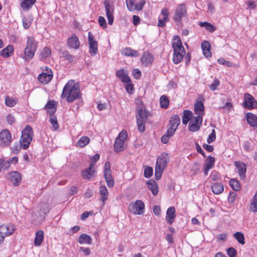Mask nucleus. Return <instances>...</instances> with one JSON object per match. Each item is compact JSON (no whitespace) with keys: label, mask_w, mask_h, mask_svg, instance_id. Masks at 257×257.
Wrapping results in <instances>:
<instances>
[{"label":"nucleus","mask_w":257,"mask_h":257,"mask_svg":"<svg viewBox=\"0 0 257 257\" xmlns=\"http://www.w3.org/2000/svg\"><path fill=\"white\" fill-rule=\"evenodd\" d=\"M39 206L40 211V214L42 213L44 216L48 213L50 210V205L48 203L41 202Z\"/></svg>","instance_id":"nucleus-38"},{"label":"nucleus","mask_w":257,"mask_h":257,"mask_svg":"<svg viewBox=\"0 0 257 257\" xmlns=\"http://www.w3.org/2000/svg\"><path fill=\"white\" fill-rule=\"evenodd\" d=\"M149 189L152 191L154 195L158 193V186L157 183L154 180H150L147 182Z\"/></svg>","instance_id":"nucleus-29"},{"label":"nucleus","mask_w":257,"mask_h":257,"mask_svg":"<svg viewBox=\"0 0 257 257\" xmlns=\"http://www.w3.org/2000/svg\"><path fill=\"white\" fill-rule=\"evenodd\" d=\"M203 120V117L200 115L194 116L192 114L190 121V123H200L201 124Z\"/></svg>","instance_id":"nucleus-45"},{"label":"nucleus","mask_w":257,"mask_h":257,"mask_svg":"<svg viewBox=\"0 0 257 257\" xmlns=\"http://www.w3.org/2000/svg\"><path fill=\"white\" fill-rule=\"evenodd\" d=\"M62 98H66L69 103H72L81 97L79 85L74 80H69L65 85L61 95Z\"/></svg>","instance_id":"nucleus-1"},{"label":"nucleus","mask_w":257,"mask_h":257,"mask_svg":"<svg viewBox=\"0 0 257 257\" xmlns=\"http://www.w3.org/2000/svg\"><path fill=\"white\" fill-rule=\"evenodd\" d=\"M94 166V163L91 162L90 164L89 167L85 170L82 172V176L85 179H89L93 176L94 170H92Z\"/></svg>","instance_id":"nucleus-22"},{"label":"nucleus","mask_w":257,"mask_h":257,"mask_svg":"<svg viewBox=\"0 0 257 257\" xmlns=\"http://www.w3.org/2000/svg\"><path fill=\"white\" fill-rule=\"evenodd\" d=\"M116 76L123 83L131 82V79L124 69H121L117 71L116 72Z\"/></svg>","instance_id":"nucleus-20"},{"label":"nucleus","mask_w":257,"mask_h":257,"mask_svg":"<svg viewBox=\"0 0 257 257\" xmlns=\"http://www.w3.org/2000/svg\"><path fill=\"white\" fill-rule=\"evenodd\" d=\"M211 189L215 194H219L224 190L223 186L221 183H214L211 186Z\"/></svg>","instance_id":"nucleus-34"},{"label":"nucleus","mask_w":257,"mask_h":257,"mask_svg":"<svg viewBox=\"0 0 257 257\" xmlns=\"http://www.w3.org/2000/svg\"><path fill=\"white\" fill-rule=\"evenodd\" d=\"M215 159L213 157L209 156L205 166L209 169H212L214 166Z\"/></svg>","instance_id":"nucleus-50"},{"label":"nucleus","mask_w":257,"mask_h":257,"mask_svg":"<svg viewBox=\"0 0 257 257\" xmlns=\"http://www.w3.org/2000/svg\"><path fill=\"white\" fill-rule=\"evenodd\" d=\"M201 124L200 123H190L188 125V130L191 132H196L199 130Z\"/></svg>","instance_id":"nucleus-48"},{"label":"nucleus","mask_w":257,"mask_h":257,"mask_svg":"<svg viewBox=\"0 0 257 257\" xmlns=\"http://www.w3.org/2000/svg\"><path fill=\"white\" fill-rule=\"evenodd\" d=\"M12 141V136L10 132L5 129L0 133V146L6 147L9 146Z\"/></svg>","instance_id":"nucleus-10"},{"label":"nucleus","mask_w":257,"mask_h":257,"mask_svg":"<svg viewBox=\"0 0 257 257\" xmlns=\"http://www.w3.org/2000/svg\"><path fill=\"white\" fill-rule=\"evenodd\" d=\"M52 51L50 48L48 47H45L42 51L40 54V59L44 60L51 55Z\"/></svg>","instance_id":"nucleus-37"},{"label":"nucleus","mask_w":257,"mask_h":257,"mask_svg":"<svg viewBox=\"0 0 257 257\" xmlns=\"http://www.w3.org/2000/svg\"><path fill=\"white\" fill-rule=\"evenodd\" d=\"M235 166L240 179L242 180L244 179L245 178L246 171L245 164L243 162H236L235 163Z\"/></svg>","instance_id":"nucleus-19"},{"label":"nucleus","mask_w":257,"mask_h":257,"mask_svg":"<svg viewBox=\"0 0 257 257\" xmlns=\"http://www.w3.org/2000/svg\"><path fill=\"white\" fill-rule=\"evenodd\" d=\"M47 72L40 74L38 77L39 81L43 84H47L53 78V72L51 70H49L47 68Z\"/></svg>","instance_id":"nucleus-16"},{"label":"nucleus","mask_w":257,"mask_h":257,"mask_svg":"<svg viewBox=\"0 0 257 257\" xmlns=\"http://www.w3.org/2000/svg\"><path fill=\"white\" fill-rule=\"evenodd\" d=\"M234 237L242 245L245 243L244 236L243 233L240 232H236L233 234Z\"/></svg>","instance_id":"nucleus-42"},{"label":"nucleus","mask_w":257,"mask_h":257,"mask_svg":"<svg viewBox=\"0 0 257 257\" xmlns=\"http://www.w3.org/2000/svg\"><path fill=\"white\" fill-rule=\"evenodd\" d=\"M244 108L249 109L257 108V101L249 93L244 94V101L243 103Z\"/></svg>","instance_id":"nucleus-13"},{"label":"nucleus","mask_w":257,"mask_h":257,"mask_svg":"<svg viewBox=\"0 0 257 257\" xmlns=\"http://www.w3.org/2000/svg\"><path fill=\"white\" fill-rule=\"evenodd\" d=\"M216 139V134L215 130H212L211 134L207 138V141L208 144H211Z\"/></svg>","instance_id":"nucleus-53"},{"label":"nucleus","mask_w":257,"mask_h":257,"mask_svg":"<svg viewBox=\"0 0 257 257\" xmlns=\"http://www.w3.org/2000/svg\"><path fill=\"white\" fill-rule=\"evenodd\" d=\"M104 176L107 185L109 187H112L114 186V181L111 176L110 165L108 162H106L104 164Z\"/></svg>","instance_id":"nucleus-12"},{"label":"nucleus","mask_w":257,"mask_h":257,"mask_svg":"<svg viewBox=\"0 0 257 257\" xmlns=\"http://www.w3.org/2000/svg\"><path fill=\"white\" fill-rule=\"evenodd\" d=\"M210 178L212 181H217L220 179V175L217 172L212 171L211 175Z\"/></svg>","instance_id":"nucleus-56"},{"label":"nucleus","mask_w":257,"mask_h":257,"mask_svg":"<svg viewBox=\"0 0 257 257\" xmlns=\"http://www.w3.org/2000/svg\"><path fill=\"white\" fill-rule=\"evenodd\" d=\"M14 51V47L12 45H8L3 49L1 52V55L5 58L10 57Z\"/></svg>","instance_id":"nucleus-31"},{"label":"nucleus","mask_w":257,"mask_h":257,"mask_svg":"<svg viewBox=\"0 0 257 257\" xmlns=\"http://www.w3.org/2000/svg\"><path fill=\"white\" fill-rule=\"evenodd\" d=\"M172 45L174 52L173 61L175 64H178L181 62L186 54L181 40L178 36H175L173 37Z\"/></svg>","instance_id":"nucleus-2"},{"label":"nucleus","mask_w":257,"mask_h":257,"mask_svg":"<svg viewBox=\"0 0 257 257\" xmlns=\"http://www.w3.org/2000/svg\"><path fill=\"white\" fill-rule=\"evenodd\" d=\"M90 142V139L88 137L83 136L80 138L76 143V146L81 148L85 147Z\"/></svg>","instance_id":"nucleus-36"},{"label":"nucleus","mask_w":257,"mask_h":257,"mask_svg":"<svg viewBox=\"0 0 257 257\" xmlns=\"http://www.w3.org/2000/svg\"><path fill=\"white\" fill-rule=\"evenodd\" d=\"M135 0H126V6L130 11H134L135 10L136 5L135 4Z\"/></svg>","instance_id":"nucleus-47"},{"label":"nucleus","mask_w":257,"mask_h":257,"mask_svg":"<svg viewBox=\"0 0 257 257\" xmlns=\"http://www.w3.org/2000/svg\"><path fill=\"white\" fill-rule=\"evenodd\" d=\"M153 59L152 56L149 54H145L143 55V57L141 58V61L145 63L146 65L148 64L151 63Z\"/></svg>","instance_id":"nucleus-43"},{"label":"nucleus","mask_w":257,"mask_h":257,"mask_svg":"<svg viewBox=\"0 0 257 257\" xmlns=\"http://www.w3.org/2000/svg\"><path fill=\"white\" fill-rule=\"evenodd\" d=\"M201 48L203 53L206 57L209 58L211 57L210 45L208 42L206 41L203 42L201 44Z\"/></svg>","instance_id":"nucleus-24"},{"label":"nucleus","mask_w":257,"mask_h":257,"mask_svg":"<svg viewBox=\"0 0 257 257\" xmlns=\"http://www.w3.org/2000/svg\"><path fill=\"white\" fill-rule=\"evenodd\" d=\"M199 26L201 27L205 28L210 32H213L216 30V27L208 22H200Z\"/></svg>","instance_id":"nucleus-39"},{"label":"nucleus","mask_w":257,"mask_h":257,"mask_svg":"<svg viewBox=\"0 0 257 257\" xmlns=\"http://www.w3.org/2000/svg\"><path fill=\"white\" fill-rule=\"evenodd\" d=\"M133 75L136 79H139L141 76V72L138 69H134L133 71Z\"/></svg>","instance_id":"nucleus-63"},{"label":"nucleus","mask_w":257,"mask_h":257,"mask_svg":"<svg viewBox=\"0 0 257 257\" xmlns=\"http://www.w3.org/2000/svg\"><path fill=\"white\" fill-rule=\"evenodd\" d=\"M9 179L15 186H18L22 180L21 175L17 171H12L8 174Z\"/></svg>","instance_id":"nucleus-17"},{"label":"nucleus","mask_w":257,"mask_h":257,"mask_svg":"<svg viewBox=\"0 0 257 257\" xmlns=\"http://www.w3.org/2000/svg\"><path fill=\"white\" fill-rule=\"evenodd\" d=\"M227 238V234L225 233L218 234L216 236V239L218 241L220 242L221 241H225L226 240Z\"/></svg>","instance_id":"nucleus-58"},{"label":"nucleus","mask_w":257,"mask_h":257,"mask_svg":"<svg viewBox=\"0 0 257 257\" xmlns=\"http://www.w3.org/2000/svg\"><path fill=\"white\" fill-rule=\"evenodd\" d=\"M175 209L174 207H170L167 211L166 220L171 224L175 218Z\"/></svg>","instance_id":"nucleus-23"},{"label":"nucleus","mask_w":257,"mask_h":257,"mask_svg":"<svg viewBox=\"0 0 257 257\" xmlns=\"http://www.w3.org/2000/svg\"><path fill=\"white\" fill-rule=\"evenodd\" d=\"M187 15V10L184 4H180L176 8L174 15V20L176 22H180L183 17Z\"/></svg>","instance_id":"nucleus-8"},{"label":"nucleus","mask_w":257,"mask_h":257,"mask_svg":"<svg viewBox=\"0 0 257 257\" xmlns=\"http://www.w3.org/2000/svg\"><path fill=\"white\" fill-rule=\"evenodd\" d=\"M15 230V225L11 223L3 224L0 226V234L4 237L12 234Z\"/></svg>","instance_id":"nucleus-15"},{"label":"nucleus","mask_w":257,"mask_h":257,"mask_svg":"<svg viewBox=\"0 0 257 257\" xmlns=\"http://www.w3.org/2000/svg\"><path fill=\"white\" fill-rule=\"evenodd\" d=\"M246 119L248 123L252 126H257V117L252 113L246 114Z\"/></svg>","instance_id":"nucleus-30"},{"label":"nucleus","mask_w":257,"mask_h":257,"mask_svg":"<svg viewBox=\"0 0 257 257\" xmlns=\"http://www.w3.org/2000/svg\"><path fill=\"white\" fill-rule=\"evenodd\" d=\"M192 115V112L185 110L183 112V116H182V123L183 124H187L189 121H190L191 117Z\"/></svg>","instance_id":"nucleus-35"},{"label":"nucleus","mask_w":257,"mask_h":257,"mask_svg":"<svg viewBox=\"0 0 257 257\" xmlns=\"http://www.w3.org/2000/svg\"><path fill=\"white\" fill-rule=\"evenodd\" d=\"M176 131V130H175V128H173L169 126L165 134L167 135L168 137L171 138L174 135V133Z\"/></svg>","instance_id":"nucleus-64"},{"label":"nucleus","mask_w":257,"mask_h":257,"mask_svg":"<svg viewBox=\"0 0 257 257\" xmlns=\"http://www.w3.org/2000/svg\"><path fill=\"white\" fill-rule=\"evenodd\" d=\"M67 44L69 48L77 49L80 46V42L75 34H72L67 40Z\"/></svg>","instance_id":"nucleus-18"},{"label":"nucleus","mask_w":257,"mask_h":257,"mask_svg":"<svg viewBox=\"0 0 257 257\" xmlns=\"http://www.w3.org/2000/svg\"><path fill=\"white\" fill-rule=\"evenodd\" d=\"M103 4L106 11V17L108 19V23L110 25H111L113 23V7L110 6L109 0H105Z\"/></svg>","instance_id":"nucleus-14"},{"label":"nucleus","mask_w":257,"mask_h":257,"mask_svg":"<svg viewBox=\"0 0 257 257\" xmlns=\"http://www.w3.org/2000/svg\"><path fill=\"white\" fill-rule=\"evenodd\" d=\"M23 25L25 29H28L31 24V21L28 20L26 17H24L23 18Z\"/></svg>","instance_id":"nucleus-55"},{"label":"nucleus","mask_w":257,"mask_h":257,"mask_svg":"<svg viewBox=\"0 0 257 257\" xmlns=\"http://www.w3.org/2000/svg\"><path fill=\"white\" fill-rule=\"evenodd\" d=\"M78 242L81 244H90L92 243V238L89 235H87V234L83 233L80 235V236L79 237L78 239Z\"/></svg>","instance_id":"nucleus-26"},{"label":"nucleus","mask_w":257,"mask_h":257,"mask_svg":"<svg viewBox=\"0 0 257 257\" xmlns=\"http://www.w3.org/2000/svg\"><path fill=\"white\" fill-rule=\"evenodd\" d=\"M127 137V133L126 131L122 130L119 133L114 141V149L115 152L118 153L124 150V143Z\"/></svg>","instance_id":"nucleus-6"},{"label":"nucleus","mask_w":257,"mask_h":257,"mask_svg":"<svg viewBox=\"0 0 257 257\" xmlns=\"http://www.w3.org/2000/svg\"><path fill=\"white\" fill-rule=\"evenodd\" d=\"M250 209L254 212H257V198L254 196L251 202Z\"/></svg>","instance_id":"nucleus-52"},{"label":"nucleus","mask_w":257,"mask_h":257,"mask_svg":"<svg viewBox=\"0 0 257 257\" xmlns=\"http://www.w3.org/2000/svg\"><path fill=\"white\" fill-rule=\"evenodd\" d=\"M44 237L43 231L40 230H38L36 233V236L34 240V244L36 246H39L41 245L43 241Z\"/></svg>","instance_id":"nucleus-28"},{"label":"nucleus","mask_w":257,"mask_h":257,"mask_svg":"<svg viewBox=\"0 0 257 257\" xmlns=\"http://www.w3.org/2000/svg\"><path fill=\"white\" fill-rule=\"evenodd\" d=\"M227 254L230 257H235L237 254V252L233 247H229L227 249Z\"/></svg>","instance_id":"nucleus-57"},{"label":"nucleus","mask_w":257,"mask_h":257,"mask_svg":"<svg viewBox=\"0 0 257 257\" xmlns=\"http://www.w3.org/2000/svg\"><path fill=\"white\" fill-rule=\"evenodd\" d=\"M230 185L234 191H238L240 188L239 182L235 179H231L230 181Z\"/></svg>","instance_id":"nucleus-44"},{"label":"nucleus","mask_w":257,"mask_h":257,"mask_svg":"<svg viewBox=\"0 0 257 257\" xmlns=\"http://www.w3.org/2000/svg\"><path fill=\"white\" fill-rule=\"evenodd\" d=\"M169 156L168 154L163 153L158 158L156 164V168L164 170L169 162Z\"/></svg>","instance_id":"nucleus-9"},{"label":"nucleus","mask_w":257,"mask_h":257,"mask_svg":"<svg viewBox=\"0 0 257 257\" xmlns=\"http://www.w3.org/2000/svg\"><path fill=\"white\" fill-rule=\"evenodd\" d=\"M98 22L99 25L103 28H105L107 27L105 19L103 17L100 16L98 18Z\"/></svg>","instance_id":"nucleus-59"},{"label":"nucleus","mask_w":257,"mask_h":257,"mask_svg":"<svg viewBox=\"0 0 257 257\" xmlns=\"http://www.w3.org/2000/svg\"><path fill=\"white\" fill-rule=\"evenodd\" d=\"M169 13L167 9L164 8L162 10L160 16L165 21H169Z\"/></svg>","instance_id":"nucleus-51"},{"label":"nucleus","mask_w":257,"mask_h":257,"mask_svg":"<svg viewBox=\"0 0 257 257\" xmlns=\"http://www.w3.org/2000/svg\"><path fill=\"white\" fill-rule=\"evenodd\" d=\"M219 85L220 81L218 79L215 78L213 82L209 85V87L212 91H214Z\"/></svg>","instance_id":"nucleus-49"},{"label":"nucleus","mask_w":257,"mask_h":257,"mask_svg":"<svg viewBox=\"0 0 257 257\" xmlns=\"http://www.w3.org/2000/svg\"><path fill=\"white\" fill-rule=\"evenodd\" d=\"M180 123V117L179 115L175 114L171 117L169 121V126L177 130Z\"/></svg>","instance_id":"nucleus-27"},{"label":"nucleus","mask_w":257,"mask_h":257,"mask_svg":"<svg viewBox=\"0 0 257 257\" xmlns=\"http://www.w3.org/2000/svg\"><path fill=\"white\" fill-rule=\"evenodd\" d=\"M148 116V112L144 105L138 109V115L136 116L138 130L144 132L145 130V123Z\"/></svg>","instance_id":"nucleus-5"},{"label":"nucleus","mask_w":257,"mask_h":257,"mask_svg":"<svg viewBox=\"0 0 257 257\" xmlns=\"http://www.w3.org/2000/svg\"><path fill=\"white\" fill-rule=\"evenodd\" d=\"M128 208L132 213L140 215L144 213L145 204L142 201L138 200L135 202L130 203Z\"/></svg>","instance_id":"nucleus-7"},{"label":"nucleus","mask_w":257,"mask_h":257,"mask_svg":"<svg viewBox=\"0 0 257 257\" xmlns=\"http://www.w3.org/2000/svg\"><path fill=\"white\" fill-rule=\"evenodd\" d=\"M122 54L126 56L136 57L139 56L138 52L131 48H125L122 51Z\"/></svg>","instance_id":"nucleus-33"},{"label":"nucleus","mask_w":257,"mask_h":257,"mask_svg":"<svg viewBox=\"0 0 257 257\" xmlns=\"http://www.w3.org/2000/svg\"><path fill=\"white\" fill-rule=\"evenodd\" d=\"M38 44L33 37L27 38V45L24 50V56L22 57L26 61L32 59L37 49Z\"/></svg>","instance_id":"nucleus-3"},{"label":"nucleus","mask_w":257,"mask_h":257,"mask_svg":"<svg viewBox=\"0 0 257 257\" xmlns=\"http://www.w3.org/2000/svg\"><path fill=\"white\" fill-rule=\"evenodd\" d=\"M153 170L151 167H148L144 170V176L146 178H150L153 174Z\"/></svg>","instance_id":"nucleus-54"},{"label":"nucleus","mask_w":257,"mask_h":257,"mask_svg":"<svg viewBox=\"0 0 257 257\" xmlns=\"http://www.w3.org/2000/svg\"><path fill=\"white\" fill-rule=\"evenodd\" d=\"M50 122L52 125L54 130H57L59 126L58 123L57 117L55 116H52L50 118Z\"/></svg>","instance_id":"nucleus-46"},{"label":"nucleus","mask_w":257,"mask_h":257,"mask_svg":"<svg viewBox=\"0 0 257 257\" xmlns=\"http://www.w3.org/2000/svg\"><path fill=\"white\" fill-rule=\"evenodd\" d=\"M36 2V0H23L20 4L22 9L24 11H28Z\"/></svg>","instance_id":"nucleus-25"},{"label":"nucleus","mask_w":257,"mask_h":257,"mask_svg":"<svg viewBox=\"0 0 257 257\" xmlns=\"http://www.w3.org/2000/svg\"><path fill=\"white\" fill-rule=\"evenodd\" d=\"M204 106L201 102L197 101L194 104V112L197 115L203 117L204 114Z\"/></svg>","instance_id":"nucleus-21"},{"label":"nucleus","mask_w":257,"mask_h":257,"mask_svg":"<svg viewBox=\"0 0 257 257\" xmlns=\"http://www.w3.org/2000/svg\"><path fill=\"white\" fill-rule=\"evenodd\" d=\"M33 137L32 128L29 125H26L22 132V136L20 140V147L23 149H27L32 141Z\"/></svg>","instance_id":"nucleus-4"},{"label":"nucleus","mask_w":257,"mask_h":257,"mask_svg":"<svg viewBox=\"0 0 257 257\" xmlns=\"http://www.w3.org/2000/svg\"><path fill=\"white\" fill-rule=\"evenodd\" d=\"M89 53L92 56L96 55L98 52V43L91 32L88 33Z\"/></svg>","instance_id":"nucleus-11"},{"label":"nucleus","mask_w":257,"mask_h":257,"mask_svg":"<svg viewBox=\"0 0 257 257\" xmlns=\"http://www.w3.org/2000/svg\"><path fill=\"white\" fill-rule=\"evenodd\" d=\"M99 192L101 195V200L104 203L108 196V190L106 186H101L99 187Z\"/></svg>","instance_id":"nucleus-32"},{"label":"nucleus","mask_w":257,"mask_h":257,"mask_svg":"<svg viewBox=\"0 0 257 257\" xmlns=\"http://www.w3.org/2000/svg\"><path fill=\"white\" fill-rule=\"evenodd\" d=\"M17 100L9 96L5 97V104L9 107H13L17 104Z\"/></svg>","instance_id":"nucleus-41"},{"label":"nucleus","mask_w":257,"mask_h":257,"mask_svg":"<svg viewBox=\"0 0 257 257\" xmlns=\"http://www.w3.org/2000/svg\"><path fill=\"white\" fill-rule=\"evenodd\" d=\"M164 170L155 168V178L157 180L161 179Z\"/></svg>","instance_id":"nucleus-61"},{"label":"nucleus","mask_w":257,"mask_h":257,"mask_svg":"<svg viewBox=\"0 0 257 257\" xmlns=\"http://www.w3.org/2000/svg\"><path fill=\"white\" fill-rule=\"evenodd\" d=\"M145 4H146L145 0L141 1L138 4L136 5L135 10H137V11L142 10Z\"/></svg>","instance_id":"nucleus-62"},{"label":"nucleus","mask_w":257,"mask_h":257,"mask_svg":"<svg viewBox=\"0 0 257 257\" xmlns=\"http://www.w3.org/2000/svg\"><path fill=\"white\" fill-rule=\"evenodd\" d=\"M18 158L17 157H14L10 158L8 162H7L4 165L6 166L7 165H8L7 167H9L10 163L16 164L18 163Z\"/></svg>","instance_id":"nucleus-60"},{"label":"nucleus","mask_w":257,"mask_h":257,"mask_svg":"<svg viewBox=\"0 0 257 257\" xmlns=\"http://www.w3.org/2000/svg\"><path fill=\"white\" fill-rule=\"evenodd\" d=\"M169 104V101L167 97L165 95L161 96L160 99V106L163 108H167Z\"/></svg>","instance_id":"nucleus-40"}]
</instances>
